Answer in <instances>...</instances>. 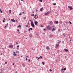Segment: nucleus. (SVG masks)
<instances>
[{
	"label": "nucleus",
	"instance_id": "54",
	"mask_svg": "<svg viewBox=\"0 0 73 73\" xmlns=\"http://www.w3.org/2000/svg\"><path fill=\"white\" fill-rule=\"evenodd\" d=\"M29 56H26V57L27 58H28V57Z\"/></svg>",
	"mask_w": 73,
	"mask_h": 73
},
{
	"label": "nucleus",
	"instance_id": "33",
	"mask_svg": "<svg viewBox=\"0 0 73 73\" xmlns=\"http://www.w3.org/2000/svg\"><path fill=\"white\" fill-rule=\"evenodd\" d=\"M49 70H50V72H52V70L51 69H50Z\"/></svg>",
	"mask_w": 73,
	"mask_h": 73
},
{
	"label": "nucleus",
	"instance_id": "31",
	"mask_svg": "<svg viewBox=\"0 0 73 73\" xmlns=\"http://www.w3.org/2000/svg\"><path fill=\"white\" fill-rule=\"evenodd\" d=\"M56 3H53V5H56Z\"/></svg>",
	"mask_w": 73,
	"mask_h": 73
},
{
	"label": "nucleus",
	"instance_id": "18",
	"mask_svg": "<svg viewBox=\"0 0 73 73\" xmlns=\"http://www.w3.org/2000/svg\"><path fill=\"white\" fill-rule=\"evenodd\" d=\"M42 9H43V7H42L40 9V11H42Z\"/></svg>",
	"mask_w": 73,
	"mask_h": 73
},
{
	"label": "nucleus",
	"instance_id": "52",
	"mask_svg": "<svg viewBox=\"0 0 73 73\" xmlns=\"http://www.w3.org/2000/svg\"><path fill=\"white\" fill-rule=\"evenodd\" d=\"M33 14H34L35 13L34 11H33Z\"/></svg>",
	"mask_w": 73,
	"mask_h": 73
},
{
	"label": "nucleus",
	"instance_id": "34",
	"mask_svg": "<svg viewBox=\"0 0 73 73\" xmlns=\"http://www.w3.org/2000/svg\"><path fill=\"white\" fill-rule=\"evenodd\" d=\"M35 16L34 14H31V16Z\"/></svg>",
	"mask_w": 73,
	"mask_h": 73
},
{
	"label": "nucleus",
	"instance_id": "1",
	"mask_svg": "<svg viewBox=\"0 0 73 73\" xmlns=\"http://www.w3.org/2000/svg\"><path fill=\"white\" fill-rule=\"evenodd\" d=\"M47 28L48 31H51L52 29V26L48 25L47 26Z\"/></svg>",
	"mask_w": 73,
	"mask_h": 73
},
{
	"label": "nucleus",
	"instance_id": "8",
	"mask_svg": "<svg viewBox=\"0 0 73 73\" xmlns=\"http://www.w3.org/2000/svg\"><path fill=\"white\" fill-rule=\"evenodd\" d=\"M60 71L62 73H64V70H63V68H62L61 69Z\"/></svg>",
	"mask_w": 73,
	"mask_h": 73
},
{
	"label": "nucleus",
	"instance_id": "48",
	"mask_svg": "<svg viewBox=\"0 0 73 73\" xmlns=\"http://www.w3.org/2000/svg\"><path fill=\"white\" fill-rule=\"evenodd\" d=\"M19 15H21L22 14H21V13L19 14Z\"/></svg>",
	"mask_w": 73,
	"mask_h": 73
},
{
	"label": "nucleus",
	"instance_id": "37",
	"mask_svg": "<svg viewBox=\"0 0 73 73\" xmlns=\"http://www.w3.org/2000/svg\"><path fill=\"white\" fill-rule=\"evenodd\" d=\"M19 46H20L19 45H18L17 46V48H19Z\"/></svg>",
	"mask_w": 73,
	"mask_h": 73
},
{
	"label": "nucleus",
	"instance_id": "19",
	"mask_svg": "<svg viewBox=\"0 0 73 73\" xmlns=\"http://www.w3.org/2000/svg\"><path fill=\"white\" fill-rule=\"evenodd\" d=\"M31 31H32V28H30L29 30V31H31Z\"/></svg>",
	"mask_w": 73,
	"mask_h": 73
},
{
	"label": "nucleus",
	"instance_id": "25",
	"mask_svg": "<svg viewBox=\"0 0 73 73\" xmlns=\"http://www.w3.org/2000/svg\"><path fill=\"white\" fill-rule=\"evenodd\" d=\"M13 20H14L13 19H11V21H13Z\"/></svg>",
	"mask_w": 73,
	"mask_h": 73
},
{
	"label": "nucleus",
	"instance_id": "59",
	"mask_svg": "<svg viewBox=\"0 0 73 73\" xmlns=\"http://www.w3.org/2000/svg\"><path fill=\"white\" fill-rule=\"evenodd\" d=\"M0 73H3V72H0Z\"/></svg>",
	"mask_w": 73,
	"mask_h": 73
},
{
	"label": "nucleus",
	"instance_id": "26",
	"mask_svg": "<svg viewBox=\"0 0 73 73\" xmlns=\"http://www.w3.org/2000/svg\"><path fill=\"white\" fill-rule=\"evenodd\" d=\"M42 64H43V65H45V63H44V62H42Z\"/></svg>",
	"mask_w": 73,
	"mask_h": 73
},
{
	"label": "nucleus",
	"instance_id": "22",
	"mask_svg": "<svg viewBox=\"0 0 73 73\" xmlns=\"http://www.w3.org/2000/svg\"><path fill=\"white\" fill-rule=\"evenodd\" d=\"M17 27H19V28H21V26L20 25L18 26Z\"/></svg>",
	"mask_w": 73,
	"mask_h": 73
},
{
	"label": "nucleus",
	"instance_id": "58",
	"mask_svg": "<svg viewBox=\"0 0 73 73\" xmlns=\"http://www.w3.org/2000/svg\"><path fill=\"white\" fill-rule=\"evenodd\" d=\"M58 8H60V7H58Z\"/></svg>",
	"mask_w": 73,
	"mask_h": 73
},
{
	"label": "nucleus",
	"instance_id": "60",
	"mask_svg": "<svg viewBox=\"0 0 73 73\" xmlns=\"http://www.w3.org/2000/svg\"><path fill=\"white\" fill-rule=\"evenodd\" d=\"M3 19H4V20H5V19L4 18Z\"/></svg>",
	"mask_w": 73,
	"mask_h": 73
},
{
	"label": "nucleus",
	"instance_id": "55",
	"mask_svg": "<svg viewBox=\"0 0 73 73\" xmlns=\"http://www.w3.org/2000/svg\"><path fill=\"white\" fill-rule=\"evenodd\" d=\"M62 43H64V41H62Z\"/></svg>",
	"mask_w": 73,
	"mask_h": 73
},
{
	"label": "nucleus",
	"instance_id": "49",
	"mask_svg": "<svg viewBox=\"0 0 73 73\" xmlns=\"http://www.w3.org/2000/svg\"><path fill=\"white\" fill-rule=\"evenodd\" d=\"M40 58H42V56H40Z\"/></svg>",
	"mask_w": 73,
	"mask_h": 73
},
{
	"label": "nucleus",
	"instance_id": "29",
	"mask_svg": "<svg viewBox=\"0 0 73 73\" xmlns=\"http://www.w3.org/2000/svg\"><path fill=\"white\" fill-rule=\"evenodd\" d=\"M68 23H70V24H72V22H70V21H69V22H68Z\"/></svg>",
	"mask_w": 73,
	"mask_h": 73
},
{
	"label": "nucleus",
	"instance_id": "9",
	"mask_svg": "<svg viewBox=\"0 0 73 73\" xmlns=\"http://www.w3.org/2000/svg\"><path fill=\"white\" fill-rule=\"evenodd\" d=\"M9 46V48H12V47H13V45H12V44H10Z\"/></svg>",
	"mask_w": 73,
	"mask_h": 73
},
{
	"label": "nucleus",
	"instance_id": "47",
	"mask_svg": "<svg viewBox=\"0 0 73 73\" xmlns=\"http://www.w3.org/2000/svg\"><path fill=\"white\" fill-rule=\"evenodd\" d=\"M5 64H7V62H6L5 63Z\"/></svg>",
	"mask_w": 73,
	"mask_h": 73
},
{
	"label": "nucleus",
	"instance_id": "64",
	"mask_svg": "<svg viewBox=\"0 0 73 73\" xmlns=\"http://www.w3.org/2000/svg\"><path fill=\"white\" fill-rule=\"evenodd\" d=\"M16 53H18V51H16Z\"/></svg>",
	"mask_w": 73,
	"mask_h": 73
},
{
	"label": "nucleus",
	"instance_id": "12",
	"mask_svg": "<svg viewBox=\"0 0 73 73\" xmlns=\"http://www.w3.org/2000/svg\"><path fill=\"white\" fill-rule=\"evenodd\" d=\"M59 23L60 24H62V21L60 20L59 21Z\"/></svg>",
	"mask_w": 73,
	"mask_h": 73
},
{
	"label": "nucleus",
	"instance_id": "21",
	"mask_svg": "<svg viewBox=\"0 0 73 73\" xmlns=\"http://www.w3.org/2000/svg\"><path fill=\"white\" fill-rule=\"evenodd\" d=\"M22 13L23 14V15H25V13H24V11L22 12Z\"/></svg>",
	"mask_w": 73,
	"mask_h": 73
},
{
	"label": "nucleus",
	"instance_id": "17",
	"mask_svg": "<svg viewBox=\"0 0 73 73\" xmlns=\"http://www.w3.org/2000/svg\"><path fill=\"white\" fill-rule=\"evenodd\" d=\"M64 50L66 51V52H68V50L67 49H64Z\"/></svg>",
	"mask_w": 73,
	"mask_h": 73
},
{
	"label": "nucleus",
	"instance_id": "16",
	"mask_svg": "<svg viewBox=\"0 0 73 73\" xmlns=\"http://www.w3.org/2000/svg\"><path fill=\"white\" fill-rule=\"evenodd\" d=\"M52 36H53V34H51L50 35V37H52Z\"/></svg>",
	"mask_w": 73,
	"mask_h": 73
},
{
	"label": "nucleus",
	"instance_id": "10",
	"mask_svg": "<svg viewBox=\"0 0 73 73\" xmlns=\"http://www.w3.org/2000/svg\"><path fill=\"white\" fill-rule=\"evenodd\" d=\"M46 49H47V50H49V49H50V48H49V46H46Z\"/></svg>",
	"mask_w": 73,
	"mask_h": 73
},
{
	"label": "nucleus",
	"instance_id": "36",
	"mask_svg": "<svg viewBox=\"0 0 73 73\" xmlns=\"http://www.w3.org/2000/svg\"><path fill=\"white\" fill-rule=\"evenodd\" d=\"M4 28L5 29H6V28H7V27L6 26H5L4 27Z\"/></svg>",
	"mask_w": 73,
	"mask_h": 73
},
{
	"label": "nucleus",
	"instance_id": "7",
	"mask_svg": "<svg viewBox=\"0 0 73 73\" xmlns=\"http://www.w3.org/2000/svg\"><path fill=\"white\" fill-rule=\"evenodd\" d=\"M58 46H60V45H59V44H56L55 48H57Z\"/></svg>",
	"mask_w": 73,
	"mask_h": 73
},
{
	"label": "nucleus",
	"instance_id": "28",
	"mask_svg": "<svg viewBox=\"0 0 73 73\" xmlns=\"http://www.w3.org/2000/svg\"><path fill=\"white\" fill-rule=\"evenodd\" d=\"M39 1H40L41 2H42V0H38Z\"/></svg>",
	"mask_w": 73,
	"mask_h": 73
},
{
	"label": "nucleus",
	"instance_id": "11",
	"mask_svg": "<svg viewBox=\"0 0 73 73\" xmlns=\"http://www.w3.org/2000/svg\"><path fill=\"white\" fill-rule=\"evenodd\" d=\"M54 24H55V23H56V24H58V21H56L54 22Z\"/></svg>",
	"mask_w": 73,
	"mask_h": 73
},
{
	"label": "nucleus",
	"instance_id": "13",
	"mask_svg": "<svg viewBox=\"0 0 73 73\" xmlns=\"http://www.w3.org/2000/svg\"><path fill=\"white\" fill-rule=\"evenodd\" d=\"M52 32H54L55 31H56V29H55L54 28H53L52 29Z\"/></svg>",
	"mask_w": 73,
	"mask_h": 73
},
{
	"label": "nucleus",
	"instance_id": "41",
	"mask_svg": "<svg viewBox=\"0 0 73 73\" xmlns=\"http://www.w3.org/2000/svg\"><path fill=\"white\" fill-rule=\"evenodd\" d=\"M36 12H37L38 11V10L37 9H36Z\"/></svg>",
	"mask_w": 73,
	"mask_h": 73
},
{
	"label": "nucleus",
	"instance_id": "56",
	"mask_svg": "<svg viewBox=\"0 0 73 73\" xmlns=\"http://www.w3.org/2000/svg\"><path fill=\"white\" fill-rule=\"evenodd\" d=\"M38 60H39L40 59V57H39L38 58Z\"/></svg>",
	"mask_w": 73,
	"mask_h": 73
},
{
	"label": "nucleus",
	"instance_id": "46",
	"mask_svg": "<svg viewBox=\"0 0 73 73\" xmlns=\"http://www.w3.org/2000/svg\"><path fill=\"white\" fill-rule=\"evenodd\" d=\"M29 22L28 23V25H29Z\"/></svg>",
	"mask_w": 73,
	"mask_h": 73
},
{
	"label": "nucleus",
	"instance_id": "14",
	"mask_svg": "<svg viewBox=\"0 0 73 73\" xmlns=\"http://www.w3.org/2000/svg\"><path fill=\"white\" fill-rule=\"evenodd\" d=\"M35 25H37V24H38V22L37 21H35Z\"/></svg>",
	"mask_w": 73,
	"mask_h": 73
},
{
	"label": "nucleus",
	"instance_id": "61",
	"mask_svg": "<svg viewBox=\"0 0 73 73\" xmlns=\"http://www.w3.org/2000/svg\"><path fill=\"white\" fill-rule=\"evenodd\" d=\"M15 65V64H14V63H13V65Z\"/></svg>",
	"mask_w": 73,
	"mask_h": 73
},
{
	"label": "nucleus",
	"instance_id": "32",
	"mask_svg": "<svg viewBox=\"0 0 73 73\" xmlns=\"http://www.w3.org/2000/svg\"><path fill=\"white\" fill-rule=\"evenodd\" d=\"M26 28H28V25H26Z\"/></svg>",
	"mask_w": 73,
	"mask_h": 73
},
{
	"label": "nucleus",
	"instance_id": "50",
	"mask_svg": "<svg viewBox=\"0 0 73 73\" xmlns=\"http://www.w3.org/2000/svg\"><path fill=\"white\" fill-rule=\"evenodd\" d=\"M24 33H26V32H27V31H24Z\"/></svg>",
	"mask_w": 73,
	"mask_h": 73
},
{
	"label": "nucleus",
	"instance_id": "6",
	"mask_svg": "<svg viewBox=\"0 0 73 73\" xmlns=\"http://www.w3.org/2000/svg\"><path fill=\"white\" fill-rule=\"evenodd\" d=\"M38 16H37V15H35V17H34V18L35 19H38Z\"/></svg>",
	"mask_w": 73,
	"mask_h": 73
},
{
	"label": "nucleus",
	"instance_id": "5",
	"mask_svg": "<svg viewBox=\"0 0 73 73\" xmlns=\"http://www.w3.org/2000/svg\"><path fill=\"white\" fill-rule=\"evenodd\" d=\"M68 8H70V10L71 11V10H72L73 9V8H72V6H68Z\"/></svg>",
	"mask_w": 73,
	"mask_h": 73
},
{
	"label": "nucleus",
	"instance_id": "45",
	"mask_svg": "<svg viewBox=\"0 0 73 73\" xmlns=\"http://www.w3.org/2000/svg\"><path fill=\"white\" fill-rule=\"evenodd\" d=\"M16 44H19V43H18L17 42H16Z\"/></svg>",
	"mask_w": 73,
	"mask_h": 73
},
{
	"label": "nucleus",
	"instance_id": "30",
	"mask_svg": "<svg viewBox=\"0 0 73 73\" xmlns=\"http://www.w3.org/2000/svg\"><path fill=\"white\" fill-rule=\"evenodd\" d=\"M11 10H9V13H11Z\"/></svg>",
	"mask_w": 73,
	"mask_h": 73
},
{
	"label": "nucleus",
	"instance_id": "53",
	"mask_svg": "<svg viewBox=\"0 0 73 73\" xmlns=\"http://www.w3.org/2000/svg\"><path fill=\"white\" fill-rule=\"evenodd\" d=\"M0 12H1V13H3V12L2 11H0Z\"/></svg>",
	"mask_w": 73,
	"mask_h": 73
},
{
	"label": "nucleus",
	"instance_id": "39",
	"mask_svg": "<svg viewBox=\"0 0 73 73\" xmlns=\"http://www.w3.org/2000/svg\"><path fill=\"white\" fill-rule=\"evenodd\" d=\"M13 22H14V23H15V22H16V21H15V20H14L13 21Z\"/></svg>",
	"mask_w": 73,
	"mask_h": 73
},
{
	"label": "nucleus",
	"instance_id": "35",
	"mask_svg": "<svg viewBox=\"0 0 73 73\" xmlns=\"http://www.w3.org/2000/svg\"><path fill=\"white\" fill-rule=\"evenodd\" d=\"M52 28H54V26H52Z\"/></svg>",
	"mask_w": 73,
	"mask_h": 73
},
{
	"label": "nucleus",
	"instance_id": "20",
	"mask_svg": "<svg viewBox=\"0 0 73 73\" xmlns=\"http://www.w3.org/2000/svg\"><path fill=\"white\" fill-rule=\"evenodd\" d=\"M32 34H31L30 35H29V36L30 37H32Z\"/></svg>",
	"mask_w": 73,
	"mask_h": 73
},
{
	"label": "nucleus",
	"instance_id": "27",
	"mask_svg": "<svg viewBox=\"0 0 73 73\" xmlns=\"http://www.w3.org/2000/svg\"><path fill=\"white\" fill-rule=\"evenodd\" d=\"M63 36H64V37H66L65 35V34H64V33L63 34Z\"/></svg>",
	"mask_w": 73,
	"mask_h": 73
},
{
	"label": "nucleus",
	"instance_id": "24",
	"mask_svg": "<svg viewBox=\"0 0 73 73\" xmlns=\"http://www.w3.org/2000/svg\"><path fill=\"white\" fill-rule=\"evenodd\" d=\"M66 68H64V69L63 68V70H66Z\"/></svg>",
	"mask_w": 73,
	"mask_h": 73
},
{
	"label": "nucleus",
	"instance_id": "40",
	"mask_svg": "<svg viewBox=\"0 0 73 73\" xmlns=\"http://www.w3.org/2000/svg\"><path fill=\"white\" fill-rule=\"evenodd\" d=\"M28 60V61L29 62H31V60L29 59Z\"/></svg>",
	"mask_w": 73,
	"mask_h": 73
},
{
	"label": "nucleus",
	"instance_id": "4",
	"mask_svg": "<svg viewBox=\"0 0 73 73\" xmlns=\"http://www.w3.org/2000/svg\"><path fill=\"white\" fill-rule=\"evenodd\" d=\"M49 22V24L50 25H53V22H52V21H50Z\"/></svg>",
	"mask_w": 73,
	"mask_h": 73
},
{
	"label": "nucleus",
	"instance_id": "42",
	"mask_svg": "<svg viewBox=\"0 0 73 73\" xmlns=\"http://www.w3.org/2000/svg\"><path fill=\"white\" fill-rule=\"evenodd\" d=\"M26 61H28V59L27 58H26Z\"/></svg>",
	"mask_w": 73,
	"mask_h": 73
},
{
	"label": "nucleus",
	"instance_id": "44",
	"mask_svg": "<svg viewBox=\"0 0 73 73\" xmlns=\"http://www.w3.org/2000/svg\"><path fill=\"white\" fill-rule=\"evenodd\" d=\"M3 23H4V22H5V21L3 20Z\"/></svg>",
	"mask_w": 73,
	"mask_h": 73
},
{
	"label": "nucleus",
	"instance_id": "38",
	"mask_svg": "<svg viewBox=\"0 0 73 73\" xmlns=\"http://www.w3.org/2000/svg\"><path fill=\"white\" fill-rule=\"evenodd\" d=\"M17 31H18V32H20V31L19 29L17 30Z\"/></svg>",
	"mask_w": 73,
	"mask_h": 73
},
{
	"label": "nucleus",
	"instance_id": "43",
	"mask_svg": "<svg viewBox=\"0 0 73 73\" xmlns=\"http://www.w3.org/2000/svg\"><path fill=\"white\" fill-rule=\"evenodd\" d=\"M26 19V17H24V19Z\"/></svg>",
	"mask_w": 73,
	"mask_h": 73
},
{
	"label": "nucleus",
	"instance_id": "3",
	"mask_svg": "<svg viewBox=\"0 0 73 73\" xmlns=\"http://www.w3.org/2000/svg\"><path fill=\"white\" fill-rule=\"evenodd\" d=\"M50 13V11H49L47 12V13H46L44 14V15L45 16H47V15H48L49 13Z\"/></svg>",
	"mask_w": 73,
	"mask_h": 73
},
{
	"label": "nucleus",
	"instance_id": "15",
	"mask_svg": "<svg viewBox=\"0 0 73 73\" xmlns=\"http://www.w3.org/2000/svg\"><path fill=\"white\" fill-rule=\"evenodd\" d=\"M14 54H13L14 56H16L17 55V54H16V52H14Z\"/></svg>",
	"mask_w": 73,
	"mask_h": 73
},
{
	"label": "nucleus",
	"instance_id": "23",
	"mask_svg": "<svg viewBox=\"0 0 73 73\" xmlns=\"http://www.w3.org/2000/svg\"><path fill=\"white\" fill-rule=\"evenodd\" d=\"M22 65L23 66H24V67L25 66V64L23 63V64H22Z\"/></svg>",
	"mask_w": 73,
	"mask_h": 73
},
{
	"label": "nucleus",
	"instance_id": "2",
	"mask_svg": "<svg viewBox=\"0 0 73 73\" xmlns=\"http://www.w3.org/2000/svg\"><path fill=\"white\" fill-rule=\"evenodd\" d=\"M31 25L32 27L35 28V25H34V24H33V22L32 21H31Z\"/></svg>",
	"mask_w": 73,
	"mask_h": 73
},
{
	"label": "nucleus",
	"instance_id": "51",
	"mask_svg": "<svg viewBox=\"0 0 73 73\" xmlns=\"http://www.w3.org/2000/svg\"><path fill=\"white\" fill-rule=\"evenodd\" d=\"M58 32H60V30L58 29Z\"/></svg>",
	"mask_w": 73,
	"mask_h": 73
},
{
	"label": "nucleus",
	"instance_id": "62",
	"mask_svg": "<svg viewBox=\"0 0 73 73\" xmlns=\"http://www.w3.org/2000/svg\"><path fill=\"white\" fill-rule=\"evenodd\" d=\"M59 27H61V26H60V25H59Z\"/></svg>",
	"mask_w": 73,
	"mask_h": 73
},
{
	"label": "nucleus",
	"instance_id": "57",
	"mask_svg": "<svg viewBox=\"0 0 73 73\" xmlns=\"http://www.w3.org/2000/svg\"><path fill=\"white\" fill-rule=\"evenodd\" d=\"M46 30V29H44V31H45Z\"/></svg>",
	"mask_w": 73,
	"mask_h": 73
},
{
	"label": "nucleus",
	"instance_id": "63",
	"mask_svg": "<svg viewBox=\"0 0 73 73\" xmlns=\"http://www.w3.org/2000/svg\"><path fill=\"white\" fill-rule=\"evenodd\" d=\"M70 41H72V39L70 40Z\"/></svg>",
	"mask_w": 73,
	"mask_h": 73
}]
</instances>
